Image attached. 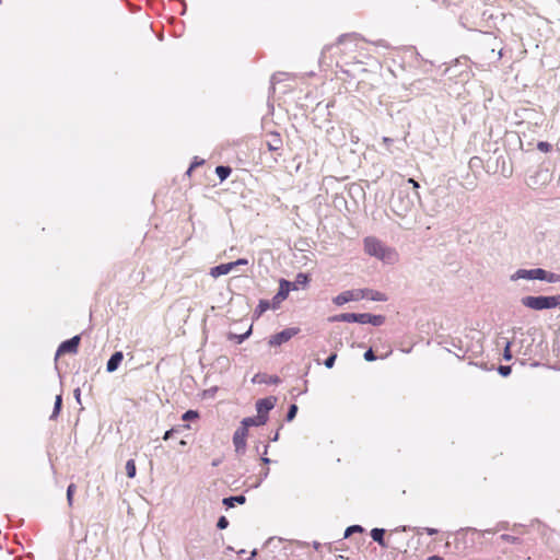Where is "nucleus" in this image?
Instances as JSON below:
<instances>
[{
  "instance_id": "nucleus-47",
  "label": "nucleus",
  "mask_w": 560,
  "mask_h": 560,
  "mask_svg": "<svg viewBox=\"0 0 560 560\" xmlns=\"http://www.w3.org/2000/svg\"><path fill=\"white\" fill-rule=\"evenodd\" d=\"M256 555H257L256 550H253L250 556H249V558H248V560H254Z\"/></svg>"
},
{
  "instance_id": "nucleus-40",
  "label": "nucleus",
  "mask_w": 560,
  "mask_h": 560,
  "mask_svg": "<svg viewBox=\"0 0 560 560\" xmlns=\"http://www.w3.org/2000/svg\"><path fill=\"white\" fill-rule=\"evenodd\" d=\"M408 184L412 185V188L413 190L412 191H418V188H419V184L418 182H416L413 178H409L407 180Z\"/></svg>"
},
{
  "instance_id": "nucleus-33",
  "label": "nucleus",
  "mask_w": 560,
  "mask_h": 560,
  "mask_svg": "<svg viewBox=\"0 0 560 560\" xmlns=\"http://www.w3.org/2000/svg\"><path fill=\"white\" fill-rule=\"evenodd\" d=\"M336 358H337V354H336V353H332L331 355H329V357L325 360V362H324L325 366H326L327 369H331V368L334 366V364H335Z\"/></svg>"
},
{
  "instance_id": "nucleus-11",
  "label": "nucleus",
  "mask_w": 560,
  "mask_h": 560,
  "mask_svg": "<svg viewBox=\"0 0 560 560\" xmlns=\"http://www.w3.org/2000/svg\"><path fill=\"white\" fill-rule=\"evenodd\" d=\"M268 420V416H258L244 418L241 422V427L248 430L249 427L264 425Z\"/></svg>"
},
{
  "instance_id": "nucleus-52",
  "label": "nucleus",
  "mask_w": 560,
  "mask_h": 560,
  "mask_svg": "<svg viewBox=\"0 0 560 560\" xmlns=\"http://www.w3.org/2000/svg\"><path fill=\"white\" fill-rule=\"evenodd\" d=\"M179 444L184 446V445H186V442H185L184 440H182V441L179 442Z\"/></svg>"
},
{
  "instance_id": "nucleus-45",
  "label": "nucleus",
  "mask_w": 560,
  "mask_h": 560,
  "mask_svg": "<svg viewBox=\"0 0 560 560\" xmlns=\"http://www.w3.org/2000/svg\"><path fill=\"white\" fill-rule=\"evenodd\" d=\"M74 396H75V399H77L78 401H80V389H79V388H77V389L74 390Z\"/></svg>"
},
{
  "instance_id": "nucleus-50",
  "label": "nucleus",
  "mask_w": 560,
  "mask_h": 560,
  "mask_svg": "<svg viewBox=\"0 0 560 560\" xmlns=\"http://www.w3.org/2000/svg\"><path fill=\"white\" fill-rule=\"evenodd\" d=\"M278 439H279V433L277 432V433L273 435L272 441H273V442H276V441H278Z\"/></svg>"
},
{
  "instance_id": "nucleus-22",
  "label": "nucleus",
  "mask_w": 560,
  "mask_h": 560,
  "mask_svg": "<svg viewBox=\"0 0 560 560\" xmlns=\"http://www.w3.org/2000/svg\"><path fill=\"white\" fill-rule=\"evenodd\" d=\"M136 463L133 459H129L127 463H126V472H127V476L129 478H133L136 476Z\"/></svg>"
},
{
  "instance_id": "nucleus-29",
  "label": "nucleus",
  "mask_w": 560,
  "mask_h": 560,
  "mask_svg": "<svg viewBox=\"0 0 560 560\" xmlns=\"http://www.w3.org/2000/svg\"><path fill=\"white\" fill-rule=\"evenodd\" d=\"M370 316H371V314H369V313L357 314V323L369 324Z\"/></svg>"
},
{
  "instance_id": "nucleus-26",
  "label": "nucleus",
  "mask_w": 560,
  "mask_h": 560,
  "mask_svg": "<svg viewBox=\"0 0 560 560\" xmlns=\"http://www.w3.org/2000/svg\"><path fill=\"white\" fill-rule=\"evenodd\" d=\"M75 491V485L74 483H71L68 486V489H67V501H68V504L71 506L72 503H73V493Z\"/></svg>"
},
{
  "instance_id": "nucleus-42",
  "label": "nucleus",
  "mask_w": 560,
  "mask_h": 560,
  "mask_svg": "<svg viewBox=\"0 0 560 560\" xmlns=\"http://www.w3.org/2000/svg\"><path fill=\"white\" fill-rule=\"evenodd\" d=\"M173 432H174V429L167 430V431L164 433L163 439H164V440H168V439L172 436Z\"/></svg>"
},
{
  "instance_id": "nucleus-17",
  "label": "nucleus",
  "mask_w": 560,
  "mask_h": 560,
  "mask_svg": "<svg viewBox=\"0 0 560 560\" xmlns=\"http://www.w3.org/2000/svg\"><path fill=\"white\" fill-rule=\"evenodd\" d=\"M267 147L270 151H277L282 147V139L279 133H271L270 140L267 141Z\"/></svg>"
},
{
  "instance_id": "nucleus-21",
  "label": "nucleus",
  "mask_w": 560,
  "mask_h": 560,
  "mask_svg": "<svg viewBox=\"0 0 560 560\" xmlns=\"http://www.w3.org/2000/svg\"><path fill=\"white\" fill-rule=\"evenodd\" d=\"M215 174L220 178V180L226 179L231 174V168L229 166H217Z\"/></svg>"
},
{
  "instance_id": "nucleus-10",
  "label": "nucleus",
  "mask_w": 560,
  "mask_h": 560,
  "mask_svg": "<svg viewBox=\"0 0 560 560\" xmlns=\"http://www.w3.org/2000/svg\"><path fill=\"white\" fill-rule=\"evenodd\" d=\"M276 405V398L275 397H267L264 399H259L256 402V410L258 416H267L268 412L275 407Z\"/></svg>"
},
{
  "instance_id": "nucleus-12",
  "label": "nucleus",
  "mask_w": 560,
  "mask_h": 560,
  "mask_svg": "<svg viewBox=\"0 0 560 560\" xmlns=\"http://www.w3.org/2000/svg\"><path fill=\"white\" fill-rule=\"evenodd\" d=\"M290 290L291 283L287 280H281L279 291L273 298V307H276V304H279L280 302L287 299Z\"/></svg>"
},
{
  "instance_id": "nucleus-31",
  "label": "nucleus",
  "mask_w": 560,
  "mask_h": 560,
  "mask_svg": "<svg viewBox=\"0 0 560 560\" xmlns=\"http://www.w3.org/2000/svg\"><path fill=\"white\" fill-rule=\"evenodd\" d=\"M196 418H198V412L195 411V410H188L182 417V419L184 421L192 420V419H196Z\"/></svg>"
},
{
  "instance_id": "nucleus-28",
  "label": "nucleus",
  "mask_w": 560,
  "mask_h": 560,
  "mask_svg": "<svg viewBox=\"0 0 560 560\" xmlns=\"http://www.w3.org/2000/svg\"><path fill=\"white\" fill-rule=\"evenodd\" d=\"M363 528L360 526V525H352V526H349L346 532H345V538H348L350 535H352L353 533H360L362 532Z\"/></svg>"
},
{
  "instance_id": "nucleus-39",
  "label": "nucleus",
  "mask_w": 560,
  "mask_h": 560,
  "mask_svg": "<svg viewBox=\"0 0 560 560\" xmlns=\"http://www.w3.org/2000/svg\"><path fill=\"white\" fill-rule=\"evenodd\" d=\"M296 280L299 283H306L307 282V276L304 275V273H299L298 277H296Z\"/></svg>"
},
{
  "instance_id": "nucleus-23",
  "label": "nucleus",
  "mask_w": 560,
  "mask_h": 560,
  "mask_svg": "<svg viewBox=\"0 0 560 560\" xmlns=\"http://www.w3.org/2000/svg\"><path fill=\"white\" fill-rule=\"evenodd\" d=\"M61 402H62L61 395H57L56 396V400H55L54 410H52V413L50 416L51 419L56 418L59 415L60 408H61Z\"/></svg>"
},
{
  "instance_id": "nucleus-18",
  "label": "nucleus",
  "mask_w": 560,
  "mask_h": 560,
  "mask_svg": "<svg viewBox=\"0 0 560 560\" xmlns=\"http://www.w3.org/2000/svg\"><path fill=\"white\" fill-rule=\"evenodd\" d=\"M330 322H347V323H357V314L355 313H343L339 315H335L329 317Z\"/></svg>"
},
{
  "instance_id": "nucleus-6",
  "label": "nucleus",
  "mask_w": 560,
  "mask_h": 560,
  "mask_svg": "<svg viewBox=\"0 0 560 560\" xmlns=\"http://www.w3.org/2000/svg\"><path fill=\"white\" fill-rule=\"evenodd\" d=\"M540 269L541 268H535V269H517L515 272H513L510 276L511 281H517V280H540Z\"/></svg>"
},
{
  "instance_id": "nucleus-30",
  "label": "nucleus",
  "mask_w": 560,
  "mask_h": 560,
  "mask_svg": "<svg viewBox=\"0 0 560 560\" xmlns=\"http://www.w3.org/2000/svg\"><path fill=\"white\" fill-rule=\"evenodd\" d=\"M296 412H298V406L291 405L289 408V411L287 413V420L292 421L294 419V417L296 416Z\"/></svg>"
},
{
  "instance_id": "nucleus-24",
  "label": "nucleus",
  "mask_w": 560,
  "mask_h": 560,
  "mask_svg": "<svg viewBox=\"0 0 560 560\" xmlns=\"http://www.w3.org/2000/svg\"><path fill=\"white\" fill-rule=\"evenodd\" d=\"M270 308V302L269 301H266V300H261L256 308V313L258 315H261L262 313H265L267 310Z\"/></svg>"
},
{
  "instance_id": "nucleus-2",
  "label": "nucleus",
  "mask_w": 560,
  "mask_h": 560,
  "mask_svg": "<svg viewBox=\"0 0 560 560\" xmlns=\"http://www.w3.org/2000/svg\"><path fill=\"white\" fill-rule=\"evenodd\" d=\"M364 250L368 255L385 264H395L398 261V253L396 249L386 246L383 242L373 236L364 238Z\"/></svg>"
},
{
  "instance_id": "nucleus-41",
  "label": "nucleus",
  "mask_w": 560,
  "mask_h": 560,
  "mask_svg": "<svg viewBox=\"0 0 560 560\" xmlns=\"http://www.w3.org/2000/svg\"><path fill=\"white\" fill-rule=\"evenodd\" d=\"M424 530L428 535H435L438 533V529L431 527H427Z\"/></svg>"
},
{
  "instance_id": "nucleus-9",
  "label": "nucleus",
  "mask_w": 560,
  "mask_h": 560,
  "mask_svg": "<svg viewBox=\"0 0 560 560\" xmlns=\"http://www.w3.org/2000/svg\"><path fill=\"white\" fill-rule=\"evenodd\" d=\"M80 342V336H74L69 340L63 341L58 350L57 354H63V353H77L78 347Z\"/></svg>"
},
{
  "instance_id": "nucleus-32",
  "label": "nucleus",
  "mask_w": 560,
  "mask_h": 560,
  "mask_svg": "<svg viewBox=\"0 0 560 560\" xmlns=\"http://www.w3.org/2000/svg\"><path fill=\"white\" fill-rule=\"evenodd\" d=\"M537 149L541 152H549L551 150V144L545 141H540L537 144Z\"/></svg>"
},
{
  "instance_id": "nucleus-14",
  "label": "nucleus",
  "mask_w": 560,
  "mask_h": 560,
  "mask_svg": "<svg viewBox=\"0 0 560 560\" xmlns=\"http://www.w3.org/2000/svg\"><path fill=\"white\" fill-rule=\"evenodd\" d=\"M232 270H233V265L228 262V264H221L219 266L212 267L210 269L209 273H210L211 277L218 278L220 276H224V275L230 273Z\"/></svg>"
},
{
  "instance_id": "nucleus-1",
  "label": "nucleus",
  "mask_w": 560,
  "mask_h": 560,
  "mask_svg": "<svg viewBox=\"0 0 560 560\" xmlns=\"http://www.w3.org/2000/svg\"><path fill=\"white\" fill-rule=\"evenodd\" d=\"M419 201L420 195L418 191H411L408 187H400L390 199V209L397 217L406 219Z\"/></svg>"
},
{
  "instance_id": "nucleus-34",
  "label": "nucleus",
  "mask_w": 560,
  "mask_h": 560,
  "mask_svg": "<svg viewBox=\"0 0 560 560\" xmlns=\"http://www.w3.org/2000/svg\"><path fill=\"white\" fill-rule=\"evenodd\" d=\"M511 341H506L505 342V346H504V353H503V357L506 361L511 360L512 359V354H511Z\"/></svg>"
},
{
  "instance_id": "nucleus-4",
  "label": "nucleus",
  "mask_w": 560,
  "mask_h": 560,
  "mask_svg": "<svg viewBox=\"0 0 560 560\" xmlns=\"http://www.w3.org/2000/svg\"><path fill=\"white\" fill-rule=\"evenodd\" d=\"M551 182V174L548 168H538L528 175L526 185L532 189H540Z\"/></svg>"
},
{
  "instance_id": "nucleus-49",
  "label": "nucleus",
  "mask_w": 560,
  "mask_h": 560,
  "mask_svg": "<svg viewBox=\"0 0 560 560\" xmlns=\"http://www.w3.org/2000/svg\"><path fill=\"white\" fill-rule=\"evenodd\" d=\"M347 38V35H341L339 38H338V43L341 44L343 43V40Z\"/></svg>"
},
{
  "instance_id": "nucleus-27",
  "label": "nucleus",
  "mask_w": 560,
  "mask_h": 560,
  "mask_svg": "<svg viewBox=\"0 0 560 560\" xmlns=\"http://www.w3.org/2000/svg\"><path fill=\"white\" fill-rule=\"evenodd\" d=\"M250 332H252V327H249V329L246 332H244L242 335H231L230 338L236 339L237 343H242L246 338L249 337Z\"/></svg>"
},
{
  "instance_id": "nucleus-20",
  "label": "nucleus",
  "mask_w": 560,
  "mask_h": 560,
  "mask_svg": "<svg viewBox=\"0 0 560 560\" xmlns=\"http://www.w3.org/2000/svg\"><path fill=\"white\" fill-rule=\"evenodd\" d=\"M245 501L246 498L244 495H236L223 499V504L228 508H233L235 503L243 504Z\"/></svg>"
},
{
  "instance_id": "nucleus-8",
  "label": "nucleus",
  "mask_w": 560,
  "mask_h": 560,
  "mask_svg": "<svg viewBox=\"0 0 560 560\" xmlns=\"http://www.w3.org/2000/svg\"><path fill=\"white\" fill-rule=\"evenodd\" d=\"M299 332V328H287L276 335H273L269 339V345L271 347L280 346L287 341H289L293 336Z\"/></svg>"
},
{
  "instance_id": "nucleus-3",
  "label": "nucleus",
  "mask_w": 560,
  "mask_h": 560,
  "mask_svg": "<svg viewBox=\"0 0 560 560\" xmlns=\"http://www.w3.org/2000/svg\"><path fill=\"white\" fill-rule=\"evenodd\" d=\"M523 306L534 310H551L560 306V295H526L521 299Z\"/></svg>"
},
{
  "instance_id": "nucleus-44",
  "label": "nucleus",
  "mask_w": 560,
  "mask_h": 560,
  "mask_svg": "<svg viewBox=\"0 0 560 560\" xmlns=\"http://www.w3.org/2000/svg\"><path fill=\"white\" fill-rule=\"evenodd\" d=\"M427 560H444V559L440 556H431Z\"/></svg>"
},
{
  "instance_id": "nucleus-19",
  "label": "nucleus",
  "mask_w": 560,
  "mask_h": 560,
  "mask_svg": "<svg viewBox=\"0 0 560 560\" xmlns=\"http://www.w3.org/2000/svg\"><path fill=\"white\" fill-rule=\"evenodd\" d=\"M384 533L385 530L383 528H373L371 530V537L374 541H376L382 547H387L385 540H384Z\"/></svg>"
},
{
  "instance_id": "nucleus-48",
  "label": "nucleus",
  "mask_w": 560,
  "mask_h": 560,
  "mask_svg": "<svg viewBox=\"0 0 560 560\" xmlns=\"http://www.w3.org/2000/svg\"><path fill=\"white\" fill-rule=\"evenodd\" d=\"M261 462H262L264 464H269V463H270V459H269L268 457H266V456H262V457H261Z\"/></svg>"
},
{
  "instance_id": "nucleus-43",
  "label": "nucleus",
  "mask_w": 560,
  "mask_h": 560,
  "mask_svg": "<svg viewBox=\"0 0 560 560\" xmlns=\"http://www.w3.org/2000/svg\"><path fill=\"white\" fill-rule=\"evenodd\" d=\"M383 142H384L385 144L389 145V144L393 142V140H392L390 138H388V137H384V138H383Z\"/></svg>"
},
{
  "instance_id": "nucleus-51",
  "label": "nucleus",
  "mask_w": 560,
  "mask_h": 560,
  "mask_svg": "<svg viewBox=\"0 0 560 560\" xmlns=\"http://www.w3.org/2000/svg\"><path fill=\"white\" fill-rule=\"evenodd\" d=\"M269 474V469L264 470V477H267Z\"/></svg>"
},
{
  "instance_id": "nucleus-37",
  "label": "nucleus",
  "mask_w": 560,
  "mask_h": 560,
  "mask_svg": "<svg viewBox=\"0 0 560 560\" xmlns=\"http://www.w3.org/2000/svg\"><path fill=\"white\" fill-rule=\"evenodd\" d=\"M364 359H365L366 361H374V360L376 359L372 349H369V350L364 353Z\"/></svg>"
},
{
  "instance_id": "nucleus-53",
  "label": "nucleus",
  "mask_w": 560,
  "mask_h": 560,
  "mask_svg": "<svg viewBox=\"0 0 560 560\" xmlns=\"http://www.w3.org/2000/svg\"><path fill=\"white\" fill-rule=\"evenodd\" d=\"M267 451H268V445L265 446V454H267Z\"/></svg>"
},
{
  "instance_id": "nucleus-15",
  "label": "nucleus",
  "mask_w": 560,
  "mask_h": 560,
  "mask_svg": "<svg viewBox=\"0 0 560 560\" xmlns=\"http://www.w3.org/2000/svg\"><path fill=\"white\" fill-rule=\"evenodd\" d=\"M540 281H545L548 283H559L560 282V275L547 271L545 269H540Z\"/></svg>"
},
{
  "instance_id": "nucleus-13",
  "label": "nucleus",
  "mask_w": 560,
  "mask_h": 560,
  "mask_svg": "<svg viewBox=\"0 0 560 560\" xmlns=\"http://www.w3.org/2000/svg\"><path fill=\"white\" fill-rule=\"evenodd\" d=\"M122 359H124L122 352L117 351V352L113 353L106 364L107 372L108 373L115 372L118 369L119 364L121 363Z\"/></svg>"
},
{
  "instance_id": "nucleus-25",
  "label": "nucleus",
  "mask_w": 560,
  "mask_h": 560,
  "mask_svg": "<svg viewBox=\"0 0 560 560\" xmlns=\"http://www.w3.org/2000/svg\"><path fill=\"white\" fill-rule=\"evenodd\" d=\"M385 318L382 315H372L370 316L369 324L373 326H381L384 323Z\"/></svg>"
},
{
  "instance_id": "nucleus-35",
  "label": "nucleus",
  "mask_w": 560,
  "mask_h": 560,
  "mask_svg": "<svg viewBox=\"0 0 560 560\" xmlns=\"http://www.w3.org/2000/svg\"><path fill=\"white\" fill-rule=\"evenodd\" d=\"M217 526L219 529H225L229 526V521L225 516H221L218 520Z\"/></svg>"
},
{
  "instance_id": "nucleus-16",
  "label": "nucleus",
  "mask_w": 560,
  "mask_h": 560,
  "mask_svg": "<svg viewBox=\"0 0 560 560\" xmlns=\"http://www.w3.org/2000/svg\"><path fill=\"white\" fill-rule=\"evenodd\" d=\"M359 291H364L365 292L364 298L370 299L372 301L384 302L387 300L386 295L380 291H374V290H370V289H360Z\"/></svg>"
},
{
  "instance_id": "nucleus-5",
  "label": "nucleus",
  "mask_w": 560,
  "mask_h": 560,
  "mask_svg": "<svg viewBox=\"0 0 560 560\" xmlns=\"http://www.w3.org/2000/svg\"><path fill=\"white\" fill-rule=\"evenodd\" d=\"M364 296H365L364 291L348 290V291H343L342 293L335 296L332 302L336 305L341 306L350 301H359L361 299H364Z\"/></svg>"
},
{
  "instance_id": "nucleus-36",
  "label": "nucleus",
  "mask_w": 560,
  "mask_h": 560,
  "mask_svg": "<svg viewBox=\"0 0 560 560\" xmlns=\"http://www.w3.org/2000/svg\"><path fill=\"white\" fill-rule=\"evenodd\" d=\"M230 264H231V265H233V269H234V268H235V267H237V266H245V265H247V264H248V260H247V259H245V258H240V259H237V260H235V261H232V262H230Z\"/></svg>"
},
{
  "instance_id": "nucleus-38",
  "label": "nucleus",
  "mask_w": 560,
  "mask_h": 560,
  "mask_svg": "<svg viewBox=\"0 0 560 560\" xmlns=\"http://www.w3.org/2000/svg\"><path fill=\"white\" fill-rule=\"evenodd\" d=\"M499 373L503 376H508L510 373H511V368L510 366H504V365H501L499 368Z\"/></svg>"
},
{
  "instance_id": "nucleus-46",
  "label": "nucleus",
  "mask_w": 560,
  "mask_h": 560,
  "mask_svg": "<svg viewBox=\"0 0 560 560\" xmlns=\"http://www.w3.org/2000/svg\"><path fill=\"white\" fill-rule=\"evenodd\" d=\"M502 538L508 540V541H513L514 540V538L509 536V535H503Z\"/></svg>"
},
{
  "instance_id": "nucleus-7",
  "label": "nucleus",
  "mask_w": 560,
  "mask_h": 560,
  "mask_svg": "<svg viewBox=\"0 0 560 560\" xmlns=\"http://www.w3.org/2000/svg\"><path fill=\"white\" fill-rule=\"evenodd\" d=\"M248 430L238 427L233 434V444L237 454H244L246 450V439Z\"/></svg>"
}]
</instances>
